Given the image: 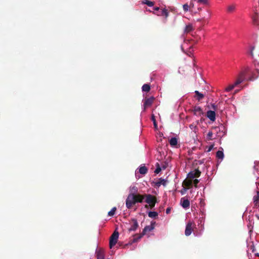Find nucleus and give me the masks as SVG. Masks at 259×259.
Listing matches in <instances>:
<instances>
[{"instance_id":"obj_1","label":"nucleus","mask_w":259,"mask_h":259,"mask_svg":"<svg viewBox=\"0 0 259 259\" xmlns=\"http://www.w3.org/2000/svg\"><path fill=\"white\" fill-rule=\"evenodd\" d=\"M155 222L151 223V225L146 226L143 230L142 234H136L133 236V239L131 241V244L133 243L138 242L143 235H145L147 232H150L154 229Z\"/></svg>"},{"instance_id":"obj_2","label":"nucleus","mask_w":259,"mask_h":259,"mask_svg":"<svg viewBox=\"0 0 259 259\" xmlns=\"http://www.w3.org/2000/svg\"><path fill=\"white\" fill-rule=\"evenodd\" d=\"M131 206L137 203H142L145 198L144 195L135 193L131 195Z\"/></svg>"},{"instance_id":"obj_3","label":"nucleus","mask_w":259,"mask_h":259,"mask_svg":"<svg viewBox=\"0 0 259 259\" xmlns=\"http://www.w3.org/2000/svg\"><path fill=\"white\" fill-rule=\"evenodd\" d=\"M144 197L146 198L145 202L149 204V206L151 208H153L156 202V197L151 194H144Z\"/></svg>"},{"instance_id":"obj_4","label":"nucleus","mask_w":259,"mask_h":259,"mask_svg":"<svg viewBox=\"0 0 259 259\" xmlns=\"http://www.w3.org/2000/svg\"><path fill=\"white\" fill-rule=\"evenodd\" d=\"M119 237L118 232L115 230L110 237L109 247L112 248L117 243Z\"/></svg>"},{"instance_id":"obj_5","label":"nucleus","mask_w":259,"mask_h":259,"mask_svg":"<svg viewBox=\"0 0 259 259\" xmlns=\"http://www.w3.org/2000/svg\"><path fill=\"white\" fill-rule=\"evenodd\" d=\"M154 100L155 98L154 97L145 98L143 104L144 111H145L147 108L150 107L152 105Z\"/></svg>"},{"instance_id":"obj_6","label":"nucleus","mask_w":259,"mask_h":259,"mask_svg":"<svg viewBox=\"0 0 259 259\" xmlns=\"http://www.w3.org/2000/svg\"><path fill=\"white\" fill-rule=\"evenodd\" d=\"M201 171L198 169H196L193 171H191L188 174L187 177L189 179H192L195 178H198L200 177Z\"/></svg>"},{"instance_id":"obj_7","label":"nucleus","mask_w":259,"mask_h":259,"mask_svg":"<svg viewBox=\"0 0 259 259\" xmlns=\"http://www.w3.org/2000/svg\"><path fill=\"white\" fill-rule=\"evenodd\" d=\"M194 225V223L189 222L186 225V229H185V235L187 236H189L191 233L192 230V225Z\"/></svg>"},{"instance_id":"obj_8","label":"nucleus","mask_w":259,"mask_h":259,"mask_svg":"<svg viewBox=\"0 0 259 259\" xmlns=\"http://www.w3.org/2000/svg\"><path fill=\"white\" fill-rule=\"evenodd\" d=\"M237 5L235 3H232L229 5L227 7V12L229 14L234 13L236 10Z\"/></svg>"},{"instance_id":"obj_9","label":"nucleus","mask_w":259,"mask_h":259,"mask_svg":"<svg viewBox=\"0 0 259 259\" xmlns=\"http://www.w3.org/2000/svg\"><path fill=\"white\" fill-rule=\"evenodd\" d=\"M193 111L194 113V114L196 116H201V115L203 114V112L199 106H195L194 107Z\"/></svg>"},{"instance_id":"obj_10","label":"nucleus","mask_w":259,"mask_h":259,"mask_svg":"<svg viewBox=\"0 0 259 259\" xmlns=\"http://www.w3.org/2000/svg\"><path fill=\"white\" fill-rule=\"evenodd\" d=\"M181 204L182 206L184 208H187L190 206L189 200L188 199L185 198L184 197L181 198Z\"/></svg>"},{"instance_id":"obj_11","label":"nucleus","mask_w":259,"mask_h":259,"mask_svg":"<svg viewBox=\"0 0 259 259\" xmlns=\"http://www.w3.org/2000/svg\"><path fill=\"white\" fill-rule=\"evenodd\" d=\"M207 117L212 121L215 120V113L213 111L209 110L207 112Z\"/></svg>"},{"instance_id":"obj_12","label":"nucleus","mask_w":259,"mask_h":259,"mask_svg":"<svg viewBox=\"0 0 259 259\" xmlns=\"http://www.w3.org/2000/svg\"><path fill=\"white\" fill-rule=\"evenodd\" d=\"M168 14L169 13L168 11L165 9L161 10V11H160L159 13L157 14V15L158 16H165V21H166L167 18L168 17Z\"/></svg>"},{"instance_id":"obj_13","label":"nucleus","mask_w":259,"mask_h":259,"mask_svg":"<svg viewBox=\"0 0 259 259\" xmlns=\"http://www.w3.org/2000/svg\"><path fill=\"white\" fill-rule=\"evenodd\" d=\"M254 207H257L259 206V191L256 192V195L253 196V198Z\"/></svg>"},{"instance_id":"obj_14","label":"nucleus","mask_w":259,"mask_h":259,"mask_svg":"<svg viewBox=\"0 0 259 259\" xmlns=\"http://www.w3.org/2000/svg\"><path fill=\"white\" fill-rule=\"evenodd\" d=\"M244 77H245V73L243 72H241L239 74L238 77L236 81H235L236 84L238 85L239 84L241 83L243 81V80H244Z\"/></svg>"},{"instance_id":"obj_15","label":"nucleus","mask_w":259,"mask_h":259,"mask_svg":"<svg viewBox=\"0 0 259 259\" xmlns=\"http://www.w3.org/2000/svg\"><path fill=\"white\" fill-rule=\"evenodd\" d=\"M166 183H167V181L162 179V178H160L158 179V180L155 183V185L159 187H160L161 185H163V186H165L166 184Z\"/></svg>"},{"instance_id":"obj_16","label":"nucleus","mask_w":259,"mask_h":259,"mask_svg":"<svg viewBox=\"0 0 259 259\" xmlns=\"http://www.w3.org/2000/svg\"><path fill=\"white\" fill-rule=\"evenodd\" d=\"M193 182L191 180H185L183 183V185L187 187V189H189L192 187Z\"/></svg>"},{"instance_id":"obj_17","label":"nucleus","mask_w":259,"mask_h":259,"mask_svg":"<svg viewBox=\"0 0 259 259\" xmlns=\"http://www.w3.org/2000/svg\"><path fill=\"white\" fill-rule=\"evenodd\" d=\"M97 259H104V254L103 250L100 249L96 252Z\"/></svg>"},{"instance_id":"obj_18","label":"nucleus","mask_w":259,"mask_h":259,"mask_svg":"<svg viewBox=\"0 0 259 259\" xmlns=\"http://www.w3.org/2000/svg\"><path fill=\"white\" fill-rule=\"evenodd\" d=\"M133 224L132 226H131V230H135L138 227V224L137 221L135 219H132L131 221V224Z\"/></svg>"},{"instance_id":"obj_19","label":"nucleus","mask_w":259,"mask_h":259,"mask_svg":"<svg viewBox=\"0 0 259 259\" xmlns=\"http://www.w3.org/2000/svg\"><path fill=\"white\" fill-rule=\"evenodd\" d=\"M258 14L257 13H255L253 16L252 17V20L254 24L258 26L259 25V21L258 20Z\"/></svg>"},{"instance_id":"obj_20","label":"nucleus","mask_w":259,"mask_h":259,"mask_svg":"<svg viewBox=\"0 0 259 259\" xmlns=\"http://www.w3.org/2000/svg\"><path fill=\"white\" fill-rule=\"evenodd\" d=\"M193 30V27L192 24H189L186 26L184 29V33H188Z\"/></svg>"},{"instance_id":"obj_21","label":"nucleus","mask_w":259,"mask_h":259,"mask_svg":"<svg viewBox=\"0 0 259 259\" xmlns=\"http://www.w3.org/2000/svg\"><path fill=\"white\" fill-rule=\"evenodd\" d=\"M139 171L142 175H145L148 171V169L145 166H142L139 168Z\"/></svg>"},{"instance_id":"obj_22","label":"nucleus","mask_w":259,"mask_h":259,"mask_svg":"<svg viewBox=\"0 0 259 259\" xmlns=\"http://www.w3.org/2000/svg\"><path fill=\"white\" fill-rule=\"evenodd\" d=\"M195 94L196 96H197V100H198V101H200L204 97V95L203 94L200 93L198 91H195Z\"/></svg>"},{"instance_id":"obj_23","label":"nucleus","mask_w":259,"mask_h":259,"mask_svg":"<svg viewBox=\"0 0 259 259\" xmlns=\"http://www.w3.org/2000/svg\"><path fill=\"white\" fill-rule=\"evenodd\" d=\"M169 144L171 146H175L178 144V140L176 138H171L169 140Z\"/></svg>"},{"instance_id":"obj_24","label":"nucleus","mask_w":259,"mask_h":259,"mask_svg":"<svg viewBox=\"0 0 259 259\" xmlns=\"http://www.w3.org/2000/svg\"><path fill=\"white\" fill-rule=\"evenodd\" d=\"M216 157L222 160L224 158V155L223 152L222 151H220V150L218 151L217 152V153H216Z\"/></svg>"},{"instance_id":"obj_25","label":"nucleus","mask_w":259,"mask_h":259,"mask_svg":"<svg viewBox=\"0 0 259 259\" xmlns=\"http://www.w3.org/2000/svg\"><path fill=\"white\" fill-rule=\"evenodd\" d=\"M150 90V86L148 84H144L142 86V91L143 92H148Z\"/></svg>"},{"instance_id":"obj_26","label":"nucleus","mask_w":259,"mask_h":259,"mask_svg":"<svg viewBox=\"0 0 259 259\" xmlns=\"http://www.w3.org/2000/svg\"><path fill=\"white\" fill-rule=\"evenodd\" d=\"M238 84H236V82L233 84L229 85L228 87H227L225 90L226 92H230L231 90H232L236 86H237Z\"/></svg>"},{"instance_id":"obj_27","label":"nucleus","mask_w":259,"mask_h":259,"mask_svg":"<svg viewBox=\"0 0 259 259\" xmlns=\"http://www.w3.org/2000/svg\"><path fill=\"white\" fill-rule=\"evenodd\" d=\"M148 216L151 218H155L158 216V213L156 211H149L148 212Z\"/></svg>"},{"instance_id":"obj_28","label":"nucleus","mask_w":259,"mask_h":259,"mask_svg":"<svg viewBox=\"0 0 259 259\" xmlns=\"http://www.w3.org/2000/svg\"><path fill=\"white\" fill-rule=\"evenodd\" d=\"M116 210V207H113L110 211H109L108 213L109 216L112 217L114 215L115 211Z\"/></svg>"},{"instance_id":"obj_29","label":"nucleus","mask_w":259,"mask_h":259,"mask_svg":"<svg viewBox=\"0 0 259 259\" xmlns=\"http://www.w3.org/2000/svg\"><path fill=\"white\" fill-rule=\"evenodd\" d=\"M143 3L145 4H146L149 7H152L154 5V2L149 1L148 0H144V1L143 2Z\"/></svg>"},{"instance_id":"obj_30","label":"nucleus","mask_w":259,"mask_h":259,"mask_svg":"<svg viewBox=\"0 0 259 259\" xmlns=\"http://www.w3.org/2000/svg\"><path fill=\"white\" fill-rule=\"evenodd\" d=\"M156 169L154 171V172L156 174H158V173H159L160 172V171L161 170V168L159 165V164L158 163H156Z\"/></svg>"},{"instance_id":"obj_31","label":"nucleus","mask_w":259,"mask_h":259,"mask_svg":"<svg viewBox=\"0 0 259 259\" xmlns=\"http://www.w3.org/2000/svg\"><path fill=\"white\" fill-rule=\"evenodd\" d=\"M212 135H213L212 132L211 131H209L207 134V136H206L207 140H212Z\"/></svg>"},{"instance_id":"obj_32","label":"nucleus","mask_w":259,"mask_h":259,"mask_svg":"<svg viewBox=\"0 0 259 259\" xmlns=\"http://www.w3.org/2000/svg\"><path fill=\"white\" fill-rule=\"evenodd\" d=\"M138 188L136 187H133L132 189H131V195H133V194H137Z\"/></svg>"},{"instance_id":"obj_33","label":"nucleus","mask_w":259,"mask_h":259,"mask_svg":"<svg viewBox=\"0 0 259 259\" xmlns=\"http://www.w3.org/2000/svg\"><path fill=\"white\" fill-rule=\"evenodd\" d=\"M126 205L128 208H130V194L127 197L126 200Z\"/></svg>"},{"instance_id":"obj_34","label":"nucleus","mask_w":259,"mask_h":259,"mask_svg":"<svg viewBox=\"0 0 259 259\" xmlns=\"http://www.w3.org/2000/svg\"><path fill=\"white\" fill-rule=\"evenodd\" d=\"M183 9L185 12H187L189 10V6L187 4H185L183 5Z\"/></svg>"},{"instance_id":"obj_35","label":"nucleus","mask_w":259,"mask_h":259,"mask_svg":"<svg viewBox=\"0 0 259 259\" xmlns=\"http://www.w3.org/2000/svg\"><path fill=\"white\" fill-rule=\"evenodd\" d=\"M152 120L153 121V123H154V126L155 127H157V124H156V119L155 118V116L154 115H152Z\"/></svg>"},{"instance_id":"obj_36","label":"nucleus","mask_w":259,"mask_h":259,"mask_svg":"<svg viewBox=\"0 0 259 259\" xmlns=\"http://www.w3.org/2000/svg\"><path fill=\"white\" fill-rule=\"evenodd\" d=\"M199 181L198 179H195L193 181L194 184V186H195V187H197V184L199 183Z\"/></svg>"},{"instance_id":"obj_37","label":"nucleus","mask_w":259,"mask_h":259,"mask_svg":"<svg viewBox=\"0 0 259 259\" xmlns=\"http://www.w3.org/2000/svg\"><path fill=\"white\" fill-rule=\"evenodd\" d=\"M213 148V145H211L209 147V148L208 149V151L209 152Z\"/></svg>"},{"instance_id":"obj_38","label":"nucleus","mask_w":259,"mask_h":259,"mask_svg":"<svg viewBox=\"0 0 259 259\" xmlns=\"http://www.w3.org/2000/svg\"><path fill=\"white\" fill-rule=\"evenodd\" d=\"M170 211V208H167L166 209V213L167 214L169 213Z\"/></svg>"},{"instance_id":"obj_39","label":"nucleus","mask_w":259,"mask_h":259,"mask_svg":"<svg viewBox=\"0 0 259 259\" xmlns=\"http://www.w3.org/2000/svg\"><path fill=\"white\" fill-rule=\"evenodd\" d=\"M254 47H252L251 48V52H250V54L252 56H253V50H254Z\"/></svg>"},{"instance_id":"obj_40","label":"nucleus","mask_w":259,"mask_h":259,"mask_svg":"<svg viewBox=\"0 0 259 259\" xmlns=\"http://www.w3.org/2000/svg\"><path fill=\"white\" fill-rule=\"evenodd\" d=\"M154 10L155 11H158V12H159V7H155L154 8Z\"/></svg>"},{"instance_id":"obj_41","label":"nucleus","mask_w":259,"mask_h":259,"mask_svg":"<svg viewBox=\"0 0 259 259\" xmlns=\"http://www.w3.org/2000/svg\"><path fill=\"white\" fill-rule=\"evenodd\" d=\"M256 77H254L253 76L252 77H250V80H253L254 79H255Z\"/></svg>"},{"instance_id":"obj_42","label":"nucleus","mask_w":259,"mask_h":259,"mask_svg":"<svg viewBox=\"0 0 259 259\" xmlns=\"http://www.w3.org/2000/svg\"><path fill=\"white\" fill-rule=\"evenodd\" d=\"M251 249H252V251L253 252V251H254V246L253 245H252V246H251Z\"/></svg>"},{"instance_id":"obj_43","label":"nucleus","mask_w":259,"mask_h":259,"mask_svg":"<svg viewBox=\"0 0 259 259\" xmlns=\"http://www.w3.org/2000/svg\"><path fill=\"white\" fill-rule=\"evenodd\" d=\"M212 108L214 110L216 109V106L214 105H212Z\"/></svg>"},{"instance_id":"obj_44","label":"nucleus","mask_w":259,"mask_h":259,"mask_svg":"<svg viewBox=\"0 0 259 259\" xmlns=\"http://www.w3.org/2000/svg\"><path fill=\"white\" fill-rule=\"evenodd\" d=\"M255 184L257 185V187L258 186H259V182H256Z\"/></svg>"},{"instance_id":"obj_45","label":"nucleus","mask_w":259,"mask_h":259,"mask_svg":"<svg viewBox=\"0 0 259 259\" xmlns=\"http://www.w3.org/2000/svg\"><path fill=\"white\" fill-rule=\"evenodd\" d=\"M148 206H148V205H145V207H146V208H148Z\"/></svg>"},{"instance_id":"obj_46","label":"nucleus","mask_w":259,"mask_h":259,"mask_svg":"<svg viewBox=\"0 0 259 259\" xmlns=\"http://www.w3.org/2000/svg\"><path fill=\"white\" fill-rule=\"evenodd\" d=\"M257 72L258 73L259 72V70L258 69H257Z\"/></svg>"}]
</instances>
